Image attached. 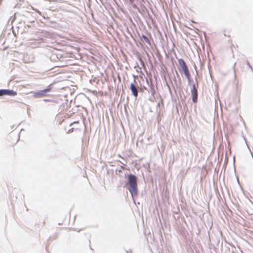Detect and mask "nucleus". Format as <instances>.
<instances>
[{
	"label": "nucleus",
	"instance_id": "f257e3e1",
	"mask_svg": "<svg viewBox=\"0 0 253 253\" xmlns=\"http://www.w3.org/2000/svg\"><path fill=\"white\" fill-rule=\"evenodd\" d=\"M128 183L130 185V188L129 189L130 192L131 193L132 195H133V194L136 195L137 188L136 176L132 174H129L128 176Z\"/></svg>",
	"mask_w": 253,
	"mask_h": 253
},
{
	"label": "nucleus",
	"instance_id": "f03ea898",
	"mask_svg": "<svg viewBox=\"0 0 253 253\" xmlns=\"http://www.w3.org/2000/svg\"><path fill=\"white\" fill-rule=\"evenodd\" d=\"M178 62L182 69V70L185 76L187 77V78H189L190 75V73L189 72L188 68L184 61L183 59H180L178 60Z\"/></svg>",
	"mask_w": 253,
	"mask_h": 253
},
{
	"label": "nucleus",
	"instance_id": "7ed1b4c3",
	"mask_svg": "<svg viewBox=\"0 0 253 253\" xmlns=\"http://www.w3.org/2000/svg\"><path fill=\"white\" fill-rule=\"evenodd\" d=\"M7 95L9 96H15L17 95V92L12 90L1 89L0 90V96Z\"/></svg>",
	"mask_w": 253,
	"mask_h": 253
},
{
	"label": "nucleus",
	"instance_id": "20e7f679",
	"mask_svg": "<svg viewBox=\"0 0 253 253\" xmlns=\"http://www.w3.org/2000/svg\"><path fill=\"white\" fill-rule=\"evenodd\" d=\"M191 93L192 95V100L194 102H196L197 101V90L195 87V85L194 84L193 85V88L191 90Z\"/></svg>",
	"mask_w": 253,
	"mask_h": 253
},
{
	"label": "nucleus",
	"instance_id": "39448f33",
	"mask_svg": "<svg viewBox=\"0 0 253 253\" xmlns=\"http://www.w3.org/2000/svg\"><path fill=\"white\" fill-rule=\"evenodd\" d=\"M50 88H46L35 93V96L37 97H41L46 96V93L49 91Z\"/></svg>",
	"mask_w": 253,
	"mask_h": 253
},
{
	"label": "nucleus",
	"instance_id": "423d86ee",
	"mask_svg": "<svg viewBox=\"0 0 253 253\" xmlns=\"http://www.w3.org/2000/svg\"><path fill=\"white\" fill-rule=\"evenodd\" d=\"M130 89L131 90L132 94L135 97H137L138 96L137 89L134 84H130Z\"/></svg>",
	"mask_w": 253,
	"mask_h": 253
},
{
	"label": "nucleus",
	"instance_id": "0eeeda50",
	"mask_svg": "<svg viewBox=\"0 0 253 253\" xmlns=\"http://www.w3.org/2000/svg\"><path fill=\"white\" fill-rule=\"evenodd\" d=\"M18 137L16 135H15L14 140L13 142V144H16L18 141Z\"/></svg>",
	"mask_w": 253,
	"mask_h": 253
},
{
	"label": "nucleus",
	"instance_id": "6e6552de",
	"mask_svg": "<svg viewBox=\"0 0 253 253\" xmlns=\"http://www.w3.org/2000/svg\"><path fill=\"white\" fill-rule=\"evenodd\" d=\"M79 129V128H78V127H76V128L73 127L72 128L70 129L69 131V132H73L74 129L77 130V129Z\"/></svg>",
	"mask_w": 253,
	"mask_h": 253
},
{
	"label": "nucleus",
	"instance_id": "1a4fd4ad",
	"mask_svg": "<svg viewBox=\"0 0 253 253\" xmlns=\"http://www.w3.org/2000/svg\"><path fill=\"white\" fill-rule=\"evenodd\" d=\"M143 39H144V40L146 42H148L149 41V40H148V38L147 37H146L145 36H143Z\"/></svg>",
	"mask_w": 253,
	"mask_h": 253
},
{
	"label": "nucleus",
	"instance_id": "9d476101",
	"mask_svg": "<svg viewBox=\"0 0 253 253\" xmlns=\"http://www.w3.org/2000/svg\"><path fill=\"white\" fill-rule=\"evenodd\" d=\"M79 124V122H75L74 123H73L71 125H75V124Z\"/></svg>",
	"mask_w": 253,
	"mask_h": 253
}]
</instances>
